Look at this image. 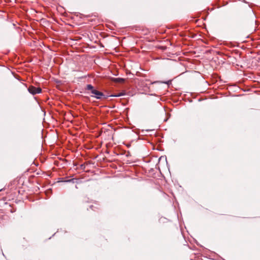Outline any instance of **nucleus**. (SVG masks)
<instances>
[{
    "label": "nucleus",
    "mask_w": 260,
    "mask_h": 260,
    "mask_svg": "<svg viewBox=\"0 0 260 260\" xmlns=\"http://www.w3.org/2000/svg\"><path fill=\"white\" fill-rule=\"evenodd\" d=\"M28 91H29V93L34 95V94H36L37 93H41L42 91V89L40 87H36L33 86H30L28 88Z\"/></svg>",
    "instance_id": "obj_1"
},
{
    "label": "nucleus",
    "mask_w": 260,
    "mask_h": 260,
    "mask_svg": "<svg viewBox=\"0 0 260 260\" xmlns=\"http://www.w3.org/2000/svg\"><path fill=\"white\" fill-rule=\"evenodd\" d=\"M91 93H92L94 95H92V96H93L97 99H101L103 96H104V94H103V93H102V92L99 91L96 89L92 90L91 91Z\"/></svg>",
    "instance_id": "obj_2"
},
{
    "label": "nucleus",
    "mask_w": 260,
    "mask_h": 260,
    "mask_svg": "<svg viewBox=\"0 0 260 260\" xmlns=\"http://www.w3.org/2000/svg\"><path fill=\"white\" fill-rule=\"evenodd\" d=\"M111 80L116 83H122L124 81V79L121 78H111Z\"/></svg>",
    "instance_id": "obj_3"
},
{
    "label": "nucleus",
    "mask_w": 260,
    "mask_h": 260,
    "mask_svg": "<svg viewBox=\"0 0 260 260\" xmlns=\"http://www.w3.org/2000/svg\"><path fill=\"white\" fill-rule=\"evenodd\" d=\"M86 89L88 90H90L91 92L92 90H94V89L93 88V86L91 84H87L86 87Z\"/></svg>",
    "instance_id": "obj_4"
},
{
    "label": "nucleus",
    "mask_w": 260,
    "mask_h": 260,
    "mask_svg": "<svg viewBox=\"0 0 260 260\" xmlns=\"http://www.w3.org/2000/svg\"><path fill=\"white\" fill-rule=\"evenodd\" d=\"M75 179H70V180H67V181H65L66 182H72L73 183H74L75 182Z\"/></svg>",
    "instance_id": "obj_5"
},
{
    "label": "nucleus",
    "mask_w": 260,
    "mask_h": 260,
    "mask_svg": "<svg viewBox=\"0 0 260 260\" xmlns=\"http://www.w3.org/2000/svg\"><path fill=\"white\" fill-rule=\"evenodd\" d=\"M113 96H119L120 95H113Z\"/></svg>",
    "instance_id": "obj_6"
}]
</instances>
